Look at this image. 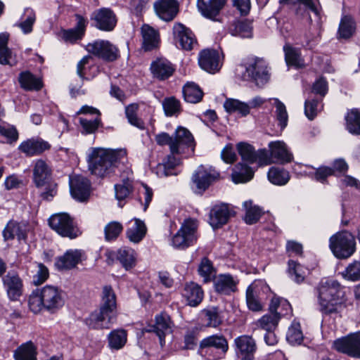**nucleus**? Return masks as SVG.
I'll return each instance as SVG.
<instances>
[{"label": "nucleus", "instance_id": "13", "mask_svg": "<svg viewBox=\"0 0 360 360\" xmlns=\"http://www.w3.org/2000/svg\"><path fill=\"white\" fill-rule=\"evenodd\" d=\"M200 349L205 354H210L212 349L217 350L214 359H219L224 356L229 349L226 339L223 335H213L202 339L200 343Z\"/></svg>", "mask_w": 360, "mask_h": 360}, {"label": "nucleus", "instance_id": "29", "mask_svg": "<svg viewBox=\"0 0 360 360\" xmlns=\"http://www.w3.org/2000/svg\"><path fill=\"white\" fill-rule=\"evenodd\" d=\"M4 240H13L15 238L19 241L25 240L27 238V227L15 221H10L3 230Z\"/></svg>", "mask_w": 360, "mask_h": 360}, {"label": "nucleus", "instance_id": "26", "mask_svg": "<svg viewBox=\"0 0 360 360\" xmlns=\"http://www.w3.org/2000/svg\"><path fill=\"white\" fill-rule=\"evenodd\" d=\"M83 253L79 250H69L56 259L55 265L59 270L70 269L82 260Z\"/></svg>", "mask_w": 360, "mask_h": 360}, {"label": "nucleus", "instance_id": "20", "mask_svg": "<svg viewBox=\"0 0 360 360\" xmlns=\"http://www.w3.org/2000/svg\"><path fill=\"white\" fill-rule=\"evenodd\" d=\"M172 138L173 143L177 148L175 154H181L185 152L186 148H191L193 152L195 143L194 138L188 129L183 127H178L172 135Z\"/></svg>", "mask_w": 360, "mask_h": 360}, {"label": "nucleus", "instance_id": "47", "mask_svg": "<svg viewBox=\"0 0 360 360\" xmlns=\"http://www.w3.org/2000/svg\"><path fill=\"white\" fill-rule=\"evenodd\" d=\"M243 205L245 210V221L248 224L257 222L262 214V210L257 205H253L252 200L245 201Z\"/></svg>", "mask_w": 360, "mask_h": 360}, {"label": "nucleus", "instance_id": "32", "mask_svg": "<svg viewBox=\"0 0 360 360\" xmlns=\"http://www.w3.org/2000/svg\"><path fill=\"white\" fill-rule=\"evenodd\" d=\"M129 227L127 230V238L132 243H139L146 233L145 224L138 219H134L129 222Z\"/></svg>", "mask_w": 360, "mask_h": 360}, {"label": "nucleus", "instance_id": "10", "mask_svg": "<svg viewBox=\"0 0 360 360\" xmlns=\"http://www.w3.org/2000/svg\"><path fill=\"white\" fill-rule=\"evenodd\" d=\"M219 177V173L214 168L200 165L193 174L191 180L195 186V192L202 194Z\"/></svg>", "mask_w": 360, "mask_h": 360}, {"label": "nucleus", "instance_id": "62", "mask_svg": "<svg viewBox=\"0 0 360 360\" xmlns=\"http://www.w3.org/2000/svg\"><path fill=\"white\" fill-rule=\"evenodd\" d=\"M79 122L82 129V133L84 134L95 133L101 124L100 117H96L92 120L80 117Z\"/></svg>", "mask_w": 360, "mask_h": 360}, {"label": "nucleus", "instance_id": "49", "mask_svg": "<svg viewBox=\"0 0 360 360\" xmlns=\"http://www.w3.org/2000/svg\"><path fill=\"white\" fill-rule=\"evenodd\" d=\"M267 176L271 183L278 186L285 185L290 180L289 173L286 170L275 167L270 168Z\"/></svg>", "mask_w": 360, "mask_h": 360}, {"label": "nucleus", "instance_id": "48", "mask_svg": "<svg viewBox=\"0 0 360 360\" xmlns=\"http://www.w3.org/2000/svg\"><path fill=\"white\" fill-rule=\"evenodd\" d=\"M346 128L352 134H360V112L357 109H352L345 116Z\"/></svg>", "mask_w": 360, "mask_h": 360}, {"label": "nucleus", "instance_id": "36", "mask_svg": "<svg viewBox=\"0 0 360 360\" xmlns=\"http://www.w3.org/2000/svg\"><path fill=\"white\" fill-rule=\"evenodd\" d=\"M255 171L244 163L235 166L231 174L232 180L236 184L245 183L253 178Z\"/></svg>", "mask_w": 360, "mask_h": 360}, {"label": "nucleus", "instance_id": "64", "mask_svg": "<svg viewBox=\"0 0 360 360\" xmlns=\"http://www.w3.org/2000/svg\"><path fill=\"white\" fill-rule=\"evenodd\" d=\"M122 229V225L117 221L108 223L104 228L105 240L110 241L116 239Z\"/></svg>", "mask_w": 360, "mask_h": 360}, {"label": "nucleus", "instance_id": "44", "mask_svg": "<svg viewBox=\"0 0 360 360\" xmlns=\"http://www.w3.org/2000/svg\"><path fill=\"white\" fill-rule=\"evenodd\" d=\"M224 108L227 112H238L242 117H246L250 114L248 103L238 99L227 98L224 103Z\"/></svg>", "mask_w": 360, "mask_h": 360}, {"label": "nucleus", "instance_id": "52", "mask_svg": "<svg viewBox=\"0 0 360 360\" xmlns=\"http://www.w3.org/2000/svg\"><path fill=\"white\" fill-rule=\"evenodd\" d=\"M202 314L207 327L217 328L222 323V318L217 307H212L205 309Z\"/></svg>", "mask_w": 360, "mask_h": 360}, {"label": "nucleus", "instance_id": "31", "mask_svg": "<svg viewBox=\"0 0 360 360\" xmlns=\"http://www.w3.org/2000/svg\"><path fill=\"white\" fill-rule=\"evenodd\" d=\"M236 281L229 274H220L214 280V288L217 292L229 295L236 290Z\"/></svg>", "mask_w": 360, "mask_h": 360}, {"label": "nucleus", "instance_id": "7", "mask_svg": "<svg viewBox=\"0 0 360 360\" xmlns=\"http://www.w3.org/2000/svg\"><path fill=\"white\" fill-rule=\"evenodd\" d=\"M198 221L195 219L184 220L179 230L172 238V245L179 249H186L193 245L198 239Z\"/></svg>", "mask_w": 360, "mask_h": 360}, {"label": "nucleus", "instance_id": "55", "mask_svg": "<svg viewBox=\"0 0 360 360\" xmlns=\"http://www.w3.org/2000/svg\"><path fill=\"white\" fill-rule=\"evenodd\" d=\"M19 82L21 86L26 90H39L42 86L40 79L36 78L29 72H24L20 75Z\"/></svg>", "mask_w": 360, "mask_h": 360}, {"label": "nucleus", "instance_id": "54", "mask_svg": "<svg viewBox=\"0 0 360 360\" xmlns=\"http://www.w3.org/2000/svg\"><path fill=\"white\" fill-rule=\"evenodd\" d=\"M132 188V182L129 177L123 179L122 184L115 185V198L120 207L123 206L122 202L129 195Z\"/></svg>", "mask_w": 360, "mask_h": 360}, {"label": "nucleus", "instance_id": "35", "mask_svg": "<svg viewBox=\"0 0 360 360\" xmlns=\"http://www.w3.org/2000/svg\"><path fill=\"white\" fill-rule=\"evenodd\" d=\"M37 347L32 341L20 345L13 353L15 360H37Z\"/></svg>", "mask_w": 360, "mask_h": 360}, {"label": "nucleus", "instance_id": "45", "mask_svg": "<svg viewBox=\"0 0 360 360\" xmlns=\"http://www.w3.org/2000/svg\"><path fill=\"white\" fill-rule=\"evenodd\" d=\"M355 30L354 19L349 15H344L339 25L338 36L342 39H349L354 34Z\"/></svg>", "mask_w": 360, "mask_h": 360}, {"label": "nucleus", "instance_id": "3", "mask_svg": "<svg viewBox=\"0 0 360 360\" xmlns=\"http://www.w3.org/2000/svg\"><path fill=\"white\" fill-rule=\"evenodd\" d=\"M28 304L30 310L35 314L43 309L53 312L64 305L65 298L61 290L55 286L46 285L32 292Z\"/></svg>", "mask_w": 360, "mask_h": 360}, {"label": "nucleus", "instance_id": "46", "mask_svg": "<svg viewBox=\"0 0 360 360\" xmlns=\"http://www.w3.org/2000/svg\"><path fill=\"white\" fill-rule=\"evenodd\" d=\"M127 332L123 329H117L111 331L108 336V345L112 349L122 348L127 342Z\"/></svg>", "mask_w": 360, "mask_h": 360}, {"label": "nucleus", "instance_id": "11", "mask_svg": "<svg viewBox=\"0 0 360 360\" xmlns=\"http://www.w3.org/2000/svg\"><path fill=\"white\" fill-rule=\"evenodd\" d=\"M86 49L89 53L105 61L112 62L119 57L118 49L108 40H96L88 44Z\"/></svg>", "mask_w": 360, "mask_h": 360}, {"label": "nucleus", "instance_id": "5", "mask_svg": "<svg viewBox=\"0 0 360 360\" xmlns=\"http://www.w3.org/2000/svg\"><path fill=\"white\" fill-rule=\"evenodd\" d=\"M354 237L348 231L337 233L330 238V248L339 259H347L355 251Z\"/></svg>", "mask_w": 360, "mask_h": 360}, {"label": "nucleus", "instance_id": "57", "mask_svg": "<svg viewBox=\"0 0 360 360\" xmlns=\"http://www.w3.org/2000/svg\"><path fill=\"white\" fill-rule=\"evenodd\" d=\"M279 320L280 316L278 315V313H276L274 314L269 313L264 315L261 319H259L257 321L256 325L258 328L265 330L266 331L274 330Z\"/></svg>", "mask_w": 360, "mask_h": 360}, {"label": "nucleus", "instance_id": "25", "mask_svg": "<svg viewBox=\"0 0 360 360\" xmlns=\"http://www.w3.org/2000/svg\"><path fill=\"white\" fill-rule=\"evenodd\" d=\"M50 148L51 145L41 139H27L22 142L18 146L20 151L27 156L40 155Z\"/></svg>", "mask_w": 360, "mask_h": 360}, {"label": "nucleus", "instance_id": "23", "mask_svg": "<svg viewBox=\"0 0 360 360\" xmlns=\"http://www.w3.org/2000/svg\"><path fill=\"white\" fill-rule=\"evenodd\" d=\"M226 0H198L197 6L201 14L212 20H218L217 17L226 4Z\"/></svg>", "mask_w": 360, "mask_h": 360}, {"label": "nucleus", "instance_id": "56", "mask_svg": "<svg viewBox=\"0 0 360 360\" xmlns=\"http://www.w3.org/2000/svg\"><path fill=\"white\" fill-rule=\"evenodd\" d=\"M290 305L286 300L278 297H274L269 305V312L272 314L278 313V315L283 316L288 314L290 311Z\"/></svg>", "mask_w": 360, "mask_h": 360}, {"label": "nucleus", "instance_id": "58", "mask_svg": "<svg viewBox=\"0 0 360 360\" xmlns=\"http://www.w3.org/2000/svg\"><path fill=\"white\" fill-rule=\"evenodd\" d=\"M288 274L295 282L300 283L304 280L305 269L299 263L290 260L288 262Z\"/></svg>", "mask_w": 360, "mask_h": 360}, {"label": "nucleus", "instance_id": "4", "mask_svg": "<svg viewBox=\"0 0 360 360\" xmlns=\"http://www.w3.org/2000/svg\"><path fill=\"white\" fill-rule=\"evenodd\" d=\"M319 304L324 314L338 312L345 307L344 291L340 283L335 280L321 281L319 287Z\"/></svg>", "mask_w": 360, "mask_h": 360}, {"label": "nucleus", "instance_id": "63", "mask_svg": "<svg viewBox=\"0 0 360 360\" xmlns=\"http://www.w3.org/2000/svg\"><path fill=\"white\" fill-rule=\"evenodd\" d=\"M138 110L137 104L129 105L125 109L126 116L128 119L129 122L139 129L144 128L143 122L136 116V112Z\"/></svg>", "mask_w": 360, "mask_h": 360}, {"label": "nucleus", "instance_id": "15", "mask_svg": "<svg viewBox=\"0 0 360 360\" xmlns=\"http://www.w3.org/2000/svg\"><path fill=\"white\" fill-rule=\"evenodd\" d=\"M91 20L95 22V27L98 30L110 32L117 24L115 13L109 8H101L94 11L91 15Z\"/></svg>", "mask_w": 360, "mask_h": 360}, {"label": "nucleus", "instance_id": "33", "mask_svg": "<svg viewBox=\"0 0 360 360\" xmlns=\"http://www.w3.org/2000/svg\"><path fill=\"white\" fill-rule=\"evenodd\" d=\"M76 20L77 25L75 28L64 30L63 32V38L67 41L75 42L84 34L86 20L80 15H76Z\"/></svg>", "mask_w": 360, "mask_h": 360}, {"label": "nucleus", "instance_id": "16", "mask_svg": "<svg viewBox=\"0 0 360 360\" xmlns=\"http://www.w3.org/2000/svg\"><path fill=\"white\" fill-rule=\"evenodd\" d=\"M2 282L8 298L12 301L19 300L22 294L23 284L18 274L14 270L8 271L3 276Z\"/></svg>", "mask_w": 360, "mask_h": 360}, {"label": "nucleus", "instance_id": "9", "mask_svg": "<svg viewBox=\"0 0 360 360\" xmlns=\"http://www.w3.org/2000/svg\"><path fill=\"white\" fill-rule=\"evenodd\" d=\"M236 149L241 159L248 163H257L259 166H264L271 164L266 149L255 150V148L245 142H240L236 145Z\"/></svg>", "mask_w": 360, "mask_h": 360}, {"label": "nucleus", "instance_id": "28", "mask_svg": "<svg viewBox=\"0 0 360 360\" xmlns=\"http://www.w3.org/2000/svg\"><path fill=\"white\" fill-rule=\"evenodd\" d=\"M182 295L190 306L196 307L202 302L204 292L198 284L190 282L184 285Z\"/></svg>", "mask_w": 360, "mask_h": 360}, {"label": "nucleus", "instance_id": "8", "mask_svg": "<svg viewBox=\"0 0 360 360\" xmlns=\"http://www.w3.org/2000/svg\"><path fill=\"white\" fill-rule=\"evenodd\" d=\"M49 224L53 230L63 237L72 239L80 234V231L72 219L66 213L52 215L49 219Z\"/></svg>", "mask_w": 360, "mask_h": 360}, {"label": "nucleus", "instance_id": "42", "mask_svg": "<svg viewBox=\"0 0 360 360\" xmlns=\"http://www.w3.org/2000/svg\"><path fill=\"white\" fill-rule=\"evenodd\" d=\"M36 21V13L33 9L27 8L21 17V21L15 24L25 34L32 32L33 25Z\"/></svg>", "mask_w": 360, "mask_h": 360}, {"label": "nucleus", "instance_id": "61", "mask_svg": "<svg viewBox=\"0 0 360 360\" xmlns=\"http://www.w3.org/2000/svg\"><path fill=\"white\" fill-rule=\"evenodd\" d=\"M287 340L292 345H300L303 340V334L299 323H293L287 333Z\"/></svg>", "mask_w": 360, "mask_h": 360}, {"label": "nucleus", "instance_id": "17", "mask_svg": "<svg viewBox=\"0 0 360 360\" xmlns=\"http://www.w3.org/2000/svg\"><path fill=\"white\" fill-rule=\"evenodd\" d=\"M173 34L182 49L191 51L198 45L197 39L193 32L180 22L174 25Z\"/></svg>", "mask_w": 360, "mask_h": 360}, {"label": "nucleus", "instance_id": "2", "mask_svg": "<svg viewBox=\"0 0 360 360\" xmlns=\"http://www.w3.org/2000/svg\"><path fill=\"white\" fill-rule=\"evenodd\" d=\"M117 319L116 296L110 286H104L99 309L85 319V324L91 329H109Z\"/></svg>", "mask_w": 360, "mask_h": 360}, {"label": "nucleus", "instance_id": "59", "mask_svg": "<svg viewBox=\"0 0 360 360\" xmlns=\"http://www.w3.org/2000/svg\"><path fill=\"white\" fill-rule=\"evenodd\" d=\"M162 106L167 116L178 115L181 111L180 102L174 97L165 98Z\"/></svg>", "mask_w": 360, "mask_h": 360}, {"label": "nucleus", "instance_id": "40", "mask_svg": "<svg viewBox=\"0 0 360 360\" xmlns=\"http://www.w3.org/2000/svg\"><path fill=\"white\" fill-rule=\"evenodd\" d=\"M8 34H0V63L12 65L15 63V58L11 49L7 46Z\"/></svg>", "mask_w": 360, "mask_h": 360}, {"label": "nucleus", "instance_id": "30", "mask_svg": "<svg viewBox=\"0 0 360 360\" xmlns=\"http://www.w3.org/2000/svg\"><path fill=\"white\" fill-rule=\"evenodd\" d=\"M237 354L245 357L242 360H252L251 356L256 351V343L252 337L242 335L235 339Z\"/></svg>", "mask_w": 360, "mask_h": 360}, {"label": "nucleus", "instance_id": "27", "mask_svg": "<svg viewBox=\"0 0 360 360\" xmlns=\"http://www.w3.org/2000/svg\"><path fill=\"white\" fill-rule=\"evenodd\" d=\"M173 323L169 316L165 313H161L155 316V323L153 331L159 337L160 343L162 346L165 344V337L172 332Z\"/></svg>", "mask_w": 360, "mask_h": 360}, {"label": "nucleus", "instance_id": "51", "mask_svg": "<svg viewBox=\"0 0 360 360\" xmlns=\"http://www.w3.org/2000/svg\"><path fill=\"white\" fill-rule=\"evenodd\" d=\"M285 52V58L287 65H293L296 68H301L304 66V62L300 56V51L297 49L293 48L290 44H285L283 46Z\"/></svg>", "mask_w": 360, "mask_h": 360}, {"label": "nucleus", "instance_id": "24", "mask_svg": "<svg viewBox=\"0 0 360 360\" xmlns=\"http://www.w3.org/2000/svg\"><path fill=\"white\" fill-rule=\"evenodd\" d=\"M271 163L280 162L287 163L292 160L293 156L287 148L285 143L283 141H272L269 143Z\"/></svg>", "mask_w": 360, "mask_h": 360}, {"label": "nucleus", "instance_id": "6", "mask_svg": "<svg viewBox=\"0 0 360 360\" xmlns=\"http://www.w3.org/2000/svg\"><path fill=\"white\" fill-rule=\"evenodd\" d=\"M34 181L38 188L48 186L47 191L41 193L44 199L50 200L56 194V184H49L51 169L46 162L41 160H37L33 169Z\"/></svg>", "mask_w": 360, "mask_h": 360}, {"label": "nucleus", "instance_id": "18", "mask_svg": "<svg viewBox=\"0 0 360 360\" xmlns=\"http://www.w3.org/2000/svg\"><path fill=\"white\" fill-rule=\"evenodd\" d=\"M70 190L73 198L78 201H85L90 195L89 180L80 175L70 176Z\"/></svg>", "mask_w": 360, "mask_h": 360}, {"label": "nucleus", "instance_id": "21", "mask_svg": "<svg viewBox=\"0 0 360 360\" xmlns=\"http://www.w3.org/2000/svg\"><path fill=\"white\" fill-rule=\"evenodd\" d=\"M153 6L156 15L164 21L173 20L179 13V4L176 0H158Z\"/></svg>", "mask_w": 360, "mask_h": 360}, {"label": "nucleus", "instance_id": "12", "mask_svg": "<svg viewBox=\"0 0 360 360\" xmlns=\"http://www.w3.org/2000/svg\"><path fill=\"white\" fill-rule=\"evenodd\" d=\"M333 347L338 352L360 358V332L335 340Z\"/></svg>", "mask_w": 360, "mask_h": 360}, {"label": "nucleus", "instance_id": "41", "mask_svg": "<svg viewBox=\"0 0 360 360\" xmlns=\"http://www.w3.org/2000/svg\"><path fill=\"white\" fill-rule=\"evenodd\" d=\"M116 258L126 270H129L135 266V252L131 248H122L116 252Z\"/></svg>", "mask_w": 360, "mask_h": 360}, {"label": "nucleus", "instance_id": "50", "mask_svg": "<svg viewBox=\"0 0 360 360\" xmlns=\"http://www.w3.org/2000/svg\"><path fill=\"white\" fill-rule=\"evenodd\" d=\"M258 285L256 282L251 284L246 290V301L248 308L255 311L262 310V305L257 297Z\"/></svg>", "mask_w": 360, "mask_h": 360}, {"label": "nucleus", "instance_id": "43", "mask_svg": "<svg viewBox=\"0 0 360 360\" xmlns=\"http://www.w3.org/2000/svg\"><path fill=\"white\" fill-rule=\"evenodd\" d=\"M176 154L167 155L162 163L159 164L157 167V174L160 177L168 176L174 174L172 170L181 163L180 159L175 157Z\"/></svg>", "mask_w": 360, "mask_h": 360}, {"label": "nucleus", "instance_id": "1", "mask_svg": "<svg viewBox=\"0 0 360 360\" xmlns=\"http://www.w3.org/2000/svg\"><path fill=\"white\" fill-rule=\"evenodd\" d=\"M125 149L92 148L88 155L89 169L100 177L117 174L127 162Z\"/></svg>", "mask_w": 360, "mask_h": 360}, {"label": "nucleus", "instance_id": "22", "mask_svg": "<svg viewBox=\"0 0 360 360\" xmlns=\"http://www.w3.org/2000/svg\"><path fill=\"white\" fill-rule=\"evenodd\" d=\"M231 210L227 204L221 203L215 205L210 212L209 223L216 229L226 224L230 217Z\"/></svg>", "mask_w": 360, "mask_h": 360}, {"label": "nucleus", "instance_id": "19", "mask_svg": "<svg viewBox=\"0 0 360 360\" xmlns=\"http://www.w3.org/2000/svg\"><path fill=\"white\" fill-rule=\"evenodd\" d=\"M198 63L202 70L212 74L218 72L221 67L220 54L215 50L202 51L199 54Z\"/></svg>", "mask_w": 360, "mask_h": 360}, {"label": "nucleus", "instance_id": "53", "mask_svg": "<svg viewBox=\"0 0 360 360\" xmlns=\"http://www.w3.org/2000/svg\"><path fill=\"white\" fill-rule=\"evenodd\" d=\"M272 105L275 107L274 115L281 129H284L288 124V114L285 104L278 98H274Z\"/></svg>", "mask_w": 360, "mask_h": 360}, {"label": "nucleus", "instance_id": "14", "mask_svg": "<svg viewBox=\"0 0 360 360\" xmlns=\"http://www.w3.org/2000/svg\"><path fill=\"white\" fill-rule=\"evenodd\" d=\"M246 72L258 86H263L269 79L268 67L262 58H255L246 67Z\"/></svg>", "mask_w": 360, "mask_h": 360}, {"label": "nucleus", "instance_id": "37", "mask_svg": "<svg viewBox=\"0 0 360 360\" xmlns=\"http://www.w3.org/2000/svg\"><path fill=\"white\" fill-rule=\"evenodd\" d=\"M151 70L155 77L165 79L173 74L174 68L168 60L160 59L152 63Z\"/></svg>", "mask_w": 360, "mask_h": 360}, {"label": "nucleus", "instance_id": "60", "mask_svg": "<svg viewBox=\"0 0 360 360\" xmlns=\"http://www.w3.org/2000/svg\"><path fill=\"white\" fill-rule=\"evenodd\" d=\"M341 274L347 281H357L360 280V262L354 261L350 263Z\"/></svg>", "mask_w": 360, "mask_h": 360}, {"label": "nucleus", "instance_id": "39", "mask_svg": "<svg viewBox=\"0 0 360 360\" xmlns=\"http://www.w3.org/2000/svg\"><path fill=\"white\" fill-rule=\"evenodd\" d=\"M183 94L186 102L197 103L203 96V92L198 84L194 82H187L183 87Z\"/></svg>", "mask_w": 360, "mask_h": 360}, {"label": "nucleus", "instance_id": "38", "mask_svg": "<svg viewBox=\"0 0 360 360\" xmlns=\"http://www.w3.org/2000/svg\"><path fill=\"white\" fill-rule=\"evenodd\" d=\"M252 27L247 20H235L229 27V32L232 36L250 38L252 37Z\"/></svg>", "mask_w": 360, "mask_h": 360}, {"label": "nucleus", "instance_id": "34", "mask_svg": "<svg viewBox=\"0 0 360 360\" xmlns=\"http://www.w3.org/2000/svg\"><path fill=\"white\" fill-rule=\"evenodd\" d=\"M143 37V48L146 51H150L156 48L159 44V34L152 27L144 25L141 27Z\"/></svg>", "mask_w": 360, "mask_h": 360}]
</instances>
